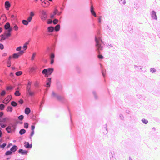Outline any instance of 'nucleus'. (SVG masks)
<instances>
[{"instance_id": "nucleus-1", "label": "nucleus", "mask_w": 160, "mask_h": 160, "mask_svg": "<svg viewBox=\"0 0 160 160\" xmlns=\"http://www.w3.org/2000/svg\"><path fill=\"white\" fill-rule=\"evenodd\" d=\"M60 29V24H58L55 27L50 26L47 28L48 32H43L45 46L44 52L42 55L41 53V62H42L46 63L50 60L51 64L54 63L55 57L54 52L58 36L57 33L54 31L58 32Z\"/></svg>"}, {"instance_id": "nucleus-2", "label": "nucleus", "mask_w": 160, "mask_h": 160, "mask_svg": "<svg viewBox=\"0 0 160 160\" xmlns=\"http://www.w3.org/2000/svg\"><path fill=\"white\" fill-rule=\"evenodd\" d=\"M66 1L67 0H64V2L62 4V6L59 7L61 11H59L57 8H55L53 13L51 14L50 15V18H48V15L47 12L45 11L42 10L41 9V19L46 22L48 24L53 23L54 24H56L58 23L59 22L58 19L55 18L54 20H52V19L56 15H60L62 14V11L65 7Z\"/></svg>"}, {"instance_id": "nucleus-3", "label": "nucleus", "mask_w": 160, "mask_h": 160, "mask_svg": "<svg viewBox=\"0 0 160 160\" xmlns=\"http://www.w3.org/2000/svg\"><path fill=\"white\" fill-rule=\"evenodd\" d=\"M54 71V69L52 68H48L47 69H44L42 71V74L45 77L43 80V86L41 87V95L42 93V89L43 90V93L44 94H47L48 90L51 86L52 82V78L49 77Z\"/></svg>"}, {"instance_id": "nucleus-4", "label": "nucleus", "mask_w": 160, "mask_h": 160, "mask_svg": "<svg viewBox=\"0 0 160 160\" xmlns=\"http://www.w3.org/2000/svg\"><path fill=\"white\" fill-rule=\"evenodd\" d=\"M97 34L95 36V46L96 48V50L99 52V50H102L103 49V46H105V44L102 41L101 38V36L100 31L99 29H97L96 31ZM107 47L108 46L109 48L112 47V44H107L106 45Z\"/></svg>"}, {"instance_id": "nucleus-5", "label": "nucleus", "mask_w": 160, "mask_h": 160, "mask_svg": "<svg viewBox=\"0 0 160 160\" xmlns=\"http://www.w3.org/2000/svg\"><path fill=\"white\" fill-rule=\"evenodd\" d=\"M51 98L52 99H56L63 103L66 102L64 96L62 94H58L54 91H52V92Z\"/></svg>"}, {"instance_id": "nucleus-6", "label": "nucleus", "mask_w": 160, "mask_h": 160, "mask_svg": "<svg viewBox=\"0 0 160 160\" xmlns=\"http://www.w3.org/2000/svg\"><path fill=\"white\" fill-rule=\"evenodd\" d=\"M90 11L92 16L94 17L95 18H98V26L99 27L100 26V24L101 22V17H98V16L96 14L94 10V8L92 5H91V6L90 8Z\"/></svg>"}, {"instance_id": "nucleus-7", "label": "nucleus", "mask_w": 160, "mask_h": 160, "mask_svg": "<svg viewBox=\"0 0 160 160\" xmlns=\"http://www.w3.org/2000/svg\"><path fill=\"white\" fill-rule=\"evenodd\" d=\"M54 4L53 0H41V5L43 7H48L49 5L52 6Z\"/></svg>"}, {"instance_id": "nucleus-8", "label": "nucleus", "mask_w": 160, "mask_h": 160, "mask_svg": "<svg viewBox=\"0 0 160 160\" xmlns=\"http://www.w3.org/2000/svg\"><path fill=\"white\" fill-rule=\"evenodd\" d=\"M11 35V33L10 32H7L5 35L2 34L0 36V40H4L6 39H8V38Z\"/></svg>"}, {"instance_id": "nucleus-9", "label": "nucleus", "mask_w": 160, "mask_h": 160, "mask_svg": "<svg viewBox=\"0 0 160 160\" xmlns=\"http://www.w3.org/2000/svg\"><path fill=\"white\" fill-rule=\"evenodd\" d=\"M6 130L8 133H11L12 132H14L15 130V128L14 126L12 124L9 125L6 128Z\"/></svg>"}, {"instance_id": "nucleus-10", "label": "nucleus", "mask_w": 160, "mask_h": 160, "mask_svg": "<svg viewBox=\"0 0 160 160\" xmlns=\"http://www.w3.org/2000/svg\"><path fill=\"white\" fill-rule=\"evenodd\" d=\"M22 54H20L19 53H14L12 56H10L9 57V59L10 60L12 58L14 59H16L18 58Z\"/></svg>"}, {"instance_id": "nucleus-11", "label": "nucleus", "mask_w": 160, "mask_h": 160, "mask_svg": "<svg viewBox=\"0 0 160 160\" xmlns=\"http://www.w3.org/2000/svg\"><path fill=\"white\" fill-rule=\"evenodd\" d=\"M38 68L37 66L35 65L34 66L30 68V72L32 74L36 72L38 70Z\"/></svg>"}, {"instance_id": "nucleus-12", "label": "nucleus", "mask_w": 160, "mask_h": 160, "mask_svg": "<svg viewBox=\"0 0 160 160\" xmlns=\"http://www.w3.org/2000/svg\"><path fill=\"white\" fill-rule=\"evenodd\" d=\"M18 152L22 155H27L28 152V151L23 150L22 149H20L18 151Z\"/></svg>"}, {"instance_id": "nucleus-13", "label": "nucleus", "mask_w": 160, "mask_h": 160, "mask_svg": "<svg viewBox=\"0 0 160 160\" xmlns=\"http://www.w3.org/2000/svg\"><path fill=\"white\" fill-rule=\"evenodd\" d=\"M24 144L25 147L27 149H31L32 147V144H30L28 142L25 141L24 142Z\"/></svg>"}, {"instance_id": "nucleus-14", "label": "nucleus", "mask_w": 160, "mask_h": 160, "mask_svg": "<svg viewBox=\"0 0 160 160\" xmlns=\"http://www.w3.org/2000/svg\"><path fill=\"white\" fill-rule=\"evenodd\" d=\"M5 29L8 30V32H10L11 33V32L12 31V29L10 27V24L9 23L7 22L5 25Z\"/></svg>"}, {"instance_id": "nucleus-15", "label": "nucleus", "mask_w": 160, "mask_h": 160, "mask_svg": "<svg viewBox=\"0 0 160 160\" xmlns=\"http://www.w3.org/2000/svg\"><path fill=\"white\" fill-rule=\"evenodd\" d=\"M100 65L102 75L104 78H105L106 76V70L103 68L102 64H100Z\"/></svg>"}, {"instance_id": "nucleus-16", "label": "nucleus", "mask_w": 160, "mask_h": 160, "mask_svg": "<svg viewBox=\"0 0 160 160\" xmlns=\"http://www.w3.org/2000/svg\"><path fill=\"white\" fill-rule=\"evenodd\" d=\"M103 133L104 134H107L108 133V128L107 124L103 125L102 127Z\"/></svg>"}, {"instance_id": "nucleus-17", "label": "nucleus", "mask_w": 160, "mask_h": 160, "mask_svg": "<svg viewBox=\"0 0 160 160\" xmlns=\"http://www.w3.org/2000/svg\"><path fill=\"white\" fill-rule=\"evenodd\" d=\"M151 16L152 18L153 19L157 20V17L156 15V12L154 11L153 10L151 12Z\"/></svg>"}, {"instance_id": "nucleus-18", "label": "nucleus", "mask_w": 160, "mask_h": 160, "mask_svg": "<svg viewBox=\"0 0 160 160\" xmlns=\"http://www.w3.org/2000/svg\"><path fill=\"white\" fill-rule=\"evenodd\" d=\"M109 155L111 160H114L115 155L114 151H110L109 152Z\"/></svg>"}, {"instance_id": "nucleus-19", "label": "nucleus", "mask_w": 160, "mask_h": 160, "mask_svg": "<svg viewBox=\"0 0 160 160\" xmlns=\"http://www.w3.org/2000/svg\"><path fill=\"white\" fill-rule=\"evenodd\" d=\"M68 111L69 112V114H70V122H71V125H70V127L71 128L72 130V127L73 126V124L72 122V115L71 113L70 112V110L69 108V107H68Z\"/></svg>"}, {"instance_id": "nucleus-20", "label": "nucleus", "mask_w": 160, "mask_h": 160, "mask_svg": "<svg viewBox=\"0 0 160 160\" xmlns=\"http://www.w3.org/2000/svg\"><path fill=\"white\" fill-rule=\"evenodd\" d=\"M5 6L6 9L8 10L11 6V4L9 1H7L5 2Z\"/></svg>"}, {"instance_id": "nucleus-21", "label": "nucleus", "mask_w": 160, "mask_h": 160, "mask_svg": "<svg viewBox=\"0 0 160 160\" xmlns=\"http://www.w3.org/2000/svg\"><path fill=\"white\" fill-rule=\"evenodd\" d=\"M31 84V82L30 81H28V86H27V91L29 93V95L31 96H32L33 95V92H32L30 90V89H28V87L29 86H30Z\"/></svg>"}, {"instance_id": "nucleus-22", "label": "nucleus", "mask_w": 160, "mask_h": 160, "mask_svg": "<svg viewBox=\"0 0 160 160\" xmlns=\"http://www.w3.org/2000/svg\"><path fill=\"white\" fill-rule=\"evenodd\" d=\"M22 48V47L21 46H19L16 48V50L19 51L18 53L20 54H22L24 52V50H21Z\"/></svg>"}, {"instance_id": "nucleus-23", "label": "nucleus", "mask_w": 160, "mask_h": 160, "mask_svg": "<svg viewBox=\"0 0 160 160\" xmlns=\"http://www.w3.org/2000/svg\"><path fill=\"white\" fill-rule=\"evenodd\" d=\"M18 149V147L16 145H14L10 148V150L13 152H14Z\"/></svg>"}, {"instance_id": "nucleus-24", "label": "nucleus", "mask_w": 160, "mask_h": 160, "mask_svg": "<svg viewBox=\"0 0 160 160\" xmlns=\"http://www.w3.org/2000/svg\"><path fill=\"white\" fill-rule=\"evenodd\" d=\"M31 112V110L30 108L28 107H26L25 110V113L28 115Z\"/></svg>"}, {"instance_id": "nucleus-25", "label": "nucleus", "mask_w": 160, "mask_h": 160, "mask_svg": "<svg viewBox=\"0 0 160 160\" xmlns=\"http://www.w3.org/2000/svg\"><path fill=\"white\" fill-rule=\"evenodd\" d=\"M92 94L94 96V98L95 100H98V97L97 94V93L95 91H92Z\"/></svg>"}, {"instance_id": "nucleus-26", "label": "nucleus", "mask_w": 160, "mask_h": 160, "mask_svg": "<svg viewBox=\"0 0 160 160\" xmlns=\"http://www.w3.org/2000/svg\"><path fill=\"white\" fill-rule=\"evenodd\" d=\"M29 43V41L27 42H25V43L24 44L22 48L24 50H26L28 48V45Z\"/></svg>"}, {"instance_id": "nucleus-27", "label": "nucleus", "mask_w": 160, "mask_h": 160, "mask_svg": "<svg viewBox=\"0 0 160 160\" xmlns=\"http://www.w3.org/2000/svg\"><path fill=\"white\" fill-rule=\"evenodd\" d=\"M14 88V87L12 86H8L6 87V90L9 91H12Z\"/></svg>"}, {"instance_id": "nucleus-28", "label": "nucleus", "mask_w": 160, "mask_h": 160, "mask_svg": "<svg viewBox=\"0 0 160 160\" xmlns=\"http://www.w3.org/2000/svg\"><path fill=\"white\" fill-rule=\"evenodd\" d=\"M26 130L24 129H22L20 130L19 132V133L21 135H22L25 133Z\"/></svg>"}, {"instance_id": "nucleus-29", "label": "nucleus", "mask_w": 160, "mask_h": 160, "mask_svg": "<svg viewBox=\"0 0 160 160\" xmlns=\"http://www.w3.org/2000/svg\"><path fill=\"white\" fill-rule=\"evenodd\" d=\"M13 152L10 150L7 151L5 153V155L8 156L12 154Z\"/></svg>"}, {"instance_id": "nucleus-30", "label": "nucleus", "mask_w": 160, "mask_h": 160, "mask_svg": "<svg viewBox=\"0 0 160 160\" xmlns=\"http://www.w3.org/2000/svg\"><path fill=\"white\" fill-rule=\"evenodd\" d=\"M13 110V108L11 106H8L7 108V111L8 112H12Z\"/></svg>"}, {"instance_id": "nucleus-31", "label": "nucleus", "mask_w": 160, "mask_h": 160, "mask_svg": "<svg viewBox=\"0 0 160 160\" xmlns=\"http://www.w3.org/2000/svg\"><path fill=\"white\" fill-rule=\"evenodd\" d=\"M14 94L16 96H18L21 95V93L18 90H16L15 93Z\"/></svg>"}, {"instance_id": "nucleus-32", "label": "nucleus", "mask_w": 160, "mask_h": 160, "mask_svg": "<svg viewBox=\"0 0 160 160\" xmlns=\"http://www.w3.org/2000/svg\"><path fill=\"white\" fill-rule=\"evenodd\" d=\"M22 22L23 24L25 25H27L29 23V22L28 21V20H22Z\"/></svg>"}, {"instance_id": "nucleus-33", "label": "nucleus", "mask_w": 160, "mask_h": 160, "mask_svg": "<svg viewBox=\"0 0 160 160\" xmlns=\"http://www.w3.org/2000/svg\"><path fill=\"white\" fill-rule=\"evenodd\" d=\"M11 104L13 107H16L18 105V103L14 101H12Z\"/></svg>"}, {"instance_id": "nucleus-34", "label": "nucleus", "mask_w": 160, "mask_h": 160, "mask_svg": "<svg viewBox=\"0 0 160 160\" xmlns=\"http://www.w3.org/2000/svg\"><path fill=\"white\" fill-rule=\"evenodd\" d=\"M45 102V98L44 97H43V98L41 99V109L42 108V105L43 104H44Z\"/></svg>"}, {"instance_id": "nucleus-35", "label": "nucleus", "mask_w": 160, "mask_h": 160, "mask_svg": "<svg viewBox=\"0 0 160 160\" xmlns=\"http://www.w3.org/2000/svg\"><path fill=\"white\" fill-rule=\"evenodd\" d=\"M34 86L35 87L38 89L39 87V83L37 82L36 81L34 83Z\"/></svg>"}, {"instance_id": "nucleus-36", "label": "nucleus", "mask_w": 160, "mask_h": 160, "mask_svg": "<svg viewBox=\"0 0 160 160\" xmlns=\"http://www.w3.org/2000/svg\"><path fill=\"white\" fill-rule=\"evenodd\" d=\"M13 29L15 31H17L18 29V26L15 24H13Z\"/></svg>"}, {"instance_id": "nucleus-37", "label": "nucleus", "mask_w": 160, "mask_h": 160, "mask_svg": "<svg viewBox=\"0 0 160 160\" xmlns=\"http://www.w3.org/2000/svg\"><path fill=\"white\" fill-rule=\"evenodd\" d=\"M5 107V106L3 104L1 103L0 104V110L2 111L3 110Z\"/></svg>"}, {"instance_id": "nucleus-38", "label": "nucleus", "mask_w": 160, "mask_h": 160, "mask_svg": "<svg viewBox=\"0 0 160 160\" xmlns=\"http://www.w3.org/2000/svg\"><path fill=\"white\" fill-rule=\"evenodd\" d=\"M23 73V72L22 71H18L16 72L15 75L18 76H20Z\"/></svg>"}, {"instance_id": "nucleus-39", "label": "nucleus", "mask_w": 160, "mask_h": 160, "mask_svg": "<svg viewBox=\"0 0 160 160\" xmlns=\"http://www.w3.org/2000/svg\"><path fill=\"white\" fill-rule=\"evenodd\" d=\"M0 125L2 128H4L6 127L7 124L5 123L1 122L0 123Z\"/></svg>"}, {"instance_id": "nucleus-40", "label": "nucleus", "mask_w": 160, "mask_h": 160, "mask_svg": "<svg viewBox=\"0 0 160 160\" xmlns=\"http://www.w3.org/2000/svg\"><path fill=\"white\" fill-rule=\"evenodd\" d=\"M141 121L144 124H146L148 122V120L144 118L142 119Z\"/></svg>"}, {"instance_id": "nucleus-41", "label": "nucleus", "mask_w": 160, "mask_h": 160, "mask_svg": "<svg viewBox=\"0 0 160 160\" xmlns=\"http://www.w3.org/2000/svg\"><path fill=\"white\" fill-rule=\"evenodd\" d=\"M119 3L121 4L125 5L126 4V2L125 0H118Z\"/></svg>"}, {"instance_id": "nucleus-42", "label": "nucleus", "mask_w": 160, "mask_h": 160, "mask_svg": "<svg viewBox=\"0 0 160 160\" xmlns=\"http://www.w3.org/2000/svg\"><path fill=\"white\" fill-rule=\"evenodd\" d=\"M36 52H34L32 55V56L31 57V59L32 61H33L34 60L35 58V57L36 55Z\"/></svg>"}, {"instance_id": "nucleus-43", "label": "nucleus", "mask_w": 160, "mask_h": 160, "mask_svg": "<svg viewBox=\"0 0 160 160\" xmlns=\"http://www.w3.org/2000/svg\"><path fill=\"white\" fill-rule=\"evenodd\" d=\"M7 143H4L0 145V147L3 149H4Z\"/></svg>"}, {"instance_id": "nucleus-44", "label": "nucleus", "mask_w": 160, "mask_h": 160, "mask_svg": "<svg viewBox=\"0 0 160 160\" xmlns=\"http://www.w3.org/2000/svg\"><path fill=\"white\" fill-rule=\"evenodd\" d=\"M18 118L19 120L22 121L24 118V116L23 115H21L18 117Z\"/></svg>"}, {"instance_id": "nucleus-45", "label": "nucleus", "mask_w": 160, "mask_h": 160, "mask_svg": "<svg viewBox=\"0 0 160 160\" xmlns=\"http://www.w3.org/2000/svg\"><path fill=\"white\" fill-rule=\"evenodd\" d=\"M24 127L25 128L27 129L28 127V122H25L24 123Z\"/></svg>"}, {"instance_id": "nucleus-46", "label": "nucleus", "mask_w": 160, "mask_h": 160, "mask_svg": "<svg viewBox=\"0 0 160 160\" xmlns=\"http://www.w3.org/2000/svg\"><path fill=\"white\" fill-rule=\"evenodd\" d=\"M57 87L58 89L59 90H61L62 88V85L60 84L59 83L58 84Z\"/></svg>"}, {"instance_id": "nucleus-47", "label": "nucleus", "mask_w": 160, "mask_h": 160, "mask_svg": "<svg viewBox=\"0 0 160 160\" xmlns=\"http://www.w3.org/2000/svg\"><path fill=\"white\" fill-rule=\"evenodd\" d=\"M76 69L77 70V72H78V73H79L80 72L81 70L80 68L78 66H77L76 67Z\"/></svg>"}, {"instance_id": "nucleus-48", "label": "nucleus", "mask_w": 160, "mask_h": 160, "mask_svg": "<svg viewBox=\"0 0 160 160\" xmlns=\"http://www.w3.org/2000/svg\"><path fill=\"white\" fill-rule=\"evenodd\" d=\"M11 96H9L6 98V101L7 103L8 102L12 99Z\"/></svg>"}, {"instance_id": "nucleus-49", "label": "nucleus", "mask_w": 160, "mask_h": 160, "mask_svg": "<svg viewBox=\"0 0 160 160\" xmlns=\"http://www.w3.org/2000/svg\"><path fill=\"white\" fill-rule=\"evenodd\" d=\"M150 71L152 72H154L156 71V70L153 68H151L150 69Z\"/></svg>"}, {"instance_id": "nucleus-50", "label": "nucleus", "mask_w": 160, "mask_h": 160, "mask_svg": "<svg viewBox=\"0 0 160 160\" xmlns=\"http://www.w3.org/2000/svg\"><path fill=\"white\" fill-rule=\"evenodd\" d=\"M98 58L99 59H102L103 58V56L101 54H98Z\"/></svg>"}, {"instance_id": "nucleus-51", "label": "nucleus", "mask_w": 160, "mask_h": 160, "mask_svg": "<svg viewBox=\"0 0 160 160\" xmlns=\"http://www.w3.org/2000/svg\"><path fill=\"white\" fill-rule=\"evenodd\" d=\"M19 104H22L23 103V101L22 99H20L18 101Z\"/></svg>"}, {"instance_id": "nucleus-52", "label": "nucleus", "mask_w": 160, "mask_h": 160, "mask_svg": "<svg viewBox=\"0 0 160 160\" xmlns=\"http://www.w3.org/2000/svg\"><path fill=\"white\" fill-rule=\"evenodd\" d=\"M32 17L29 16L28 18V21L29 22H30L32 19Z\"/></svg>"}, {"instance_id": "nucleus-53", "label": "nucleus", "mask_w": 160, "mask_h": 160, "mask_svg": "<svg viewBox=\"0 0 160 160\" xmlns=\"http://www.w3.org/2000/svg\"><path fill=\"white\" fill-rule=\"evenodd\" d=\"M3 48H4L3 45L2 44L0 43V49H1V50H2L3 49Z\"/></svg>"}, {"instance_id": "nucleus-54", "label": "nucleus", "mask_w": 160, "mask_h": 160, "mask_svg": "<svg viewBox=\"0 0 160 160\" xmlns=\"http://www.w3.org/2000/svg\"><path fill=\"white\" fill-rule=\"evenodd\" d=\"M3 112H0V118H2L3 115Z\"/></svg>"}, {"instance_id": "nucleus-55", "label": "nucleus", "mask_w": 160, "mask_h": 160, "mask_svg": "<svg viewBox=\"0 0 160 160\" xmlns=\"http://www.w3.org/2000/svg\"><path fill=\"white\" fill-rule=\"evenodd\" d=\"M34 16V13L32 12H31L30 13V17H32V18Z\"/></svg>"}, {"instance_id": "nucleus-56", "label": "nucleus", "mask_w": 160, "mask_h": 160, "mask_svg": "<svg viewBox=\"0 0 160 160\" xmlns=\"http://www.w3.org/2000/svg\"><path fill=\"white\" fill-rule=\"evenodd\" d=\"M34 131H32L31 132L30 134V136H31V137H32L33 136V135L34 134Z\"/></svg>"}, {"instance_id": "nucleus-57", "label": "nucleus", "mask_w": 160, "mask_h": 160, "mask_svg": "<svg viewBox=\"0 0 160 160\" xmlns=\"http://www.w3.org/2000/svg\"><path fill=\"white\" fill-rule=\"evenodd\" d=\"M35 128V126L34 125H32L31 127V129L32 131H34V129Z\"/></svg>"}, {"instance_id": "nucleus-58", "label": "nucleus", "mask_w": 160, "mask_h": 160, "mask_svg": "<svg viewBox=\"0 0 160 160\" xmlns=\"http://www.w3.org/2000/svg\"><path fill=\"white\" fill-rule=\"evenodd\" d=\"M119 117H120V118L121 120H123V118H124V117H123V115L122 114H120V115Z\"/></svg>"}, {"instance_id": "nucleus-59", "label": "nucleus", "mask_w": 160, "mask_h": 160, "mask_svg": "<svg viewBox=\"0 0 160 160\" xmlns=\"http://www.w3.org/2000/svg\"><path fill=\"white\" fill-rule=\"evenodd\" d=\"M12 145V143H9V144L8 146H7V148H9L10 146H11Z\"/></svg>"}, {"instance_id": "nucleus-60", "label": "nucleus", "mask_w": 160, "mask_h": 160, "mask_svg": "<svg viewBox=\"0 0 160 160\" xmlns=\"http://www.w3.org/2000/svg\"><path fill=\"white\" fill-rule=\"evenodd\" d=\"M2 135V133L1 131V129L0 128V138L1 137Z\"/></svg>"}, {"instance_id": "nucleus-61", "label": "nucleus", "mask_w": 160, "mask_h": 160, "mask_svg": "<svg viewBox=\"0 0 160 160\" xmlns=\"http://www.w3.org/2000/svg\"><path fill=\"white\" fill-rule=\"evenodd\" d=\"M2 28L0 27V33L2 32Z\"/></svg>"}, {"instance_id": "nucleus-62", "label": "nucleus", "mask_w": 160, "mask_h": 160, "mask_svg": "<svg viewBox=\"0 0 160 160\" xmlns=\"http://www.w3.org/2000/svg\"><path fill=\"white\" fill-rule=\"evenodd\" d=\"M126 112L127 113H129L130 111L129 110H127L126 111Z\"/></svg>"}, {"instance_id": "nucleus-63", "label": "nucleus", "mask_w": 160, "mask_h": 160, "mask_svg": "<svg viewBox=\"0 0 160 160\" xmlns=\"http://www.w3.org/2000/svg\"><path fill=\"white\" fill-rule=\"evenodd\" d=\"M10 75L11 76H13V72H11L10 73Z\"/></svg>"}, {"instance_id": "nucleus-64", "label": "nucleus", "mask_w": 160, "mask_h": 160, "mask_svg": "<svg viewBox=\"0 0 160 160\" xmlns=\"http://www.w3.org/2000/svg\"><path fill=\"white\" fill-rule=\"evenodd\" d=\"M93 28H96V25L94 23H93Z\"/></svg>"}]
</instances>
